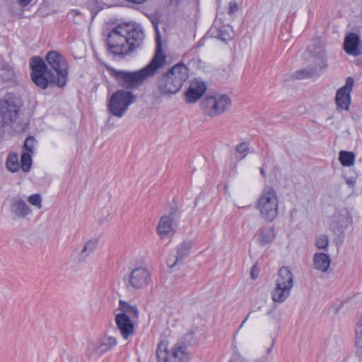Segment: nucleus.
Returning a JSON list of instances; mask_svg holds the SVG:
<instances>
[{
    "mask_svg": "<svg viewBox=\"0 0 362 362\" xmlns=\"http://www.w3.org/2000/svg\"><path fill=\"white\" fill-rule=\"evenodd\" d=\"M191 243L183 242L177 247L176 256L181 262L189 255Z\"/></svg>",
    "mask_w": 362,
    "mask_h": 362,
    "instance_id": "bb28decb",
    "label": "nucleus"
},
{
    "mask_svg": "<svg viewBox=\"0 0 362 362\" xmlns=\"http://www.w3.org/2000/svg\"><path fill=\"white\" fill-rule=\"evenodd\" d=\"M117 310L120 311L119 314H124L127 317L134 320H136L139 316V312L136 305H132L123 300L119 301Z\"/></svg>",
    "mask_w": 362,
    "mask_h": 362,
    "instance_id": "aec40b11",
    "label": "nucleus"
},
{
    "mask_svg": "<svg viewBox=\"0 0 362 362\" xmlns=\"http://www.w3.org/2000/svg\"><path fill=\"white\" fill-rule=\"evenodd\" d=\"M249 151V146L247 143H241L236 146L235 152L238 155H239L240 159H243L246 157L247 152Z\"/></svg>",
    "mask_w": 362,
    "mask_h": 362,
    "instance_id": "2f4dec72",
    "label": "nucleus"
},
{
    "mask_svg": "<svg viewBox=\"0 0 362 362\" xmlns=\"http://www.w3.org/2000/svg\"><path fill=\"white\" fill-rule=\"evenodd\" d=\"M291 290L275 284L272 291V298L274 303H282L290 296Z\"/></svg>",
    "mask_w": 362,
    "mask_h": 362,
    "instance_id": "b1692460",
    "label": "nucleus"
},
{
    "mask_svg": "<svg viewBox=\"0 0 362 362\" xmlns=\"http://www.w3.org/2000/svg\"><path fill=\"white\" fill-rule=\"evenodd\" d=\"M10 211L16 218H24L32 213L30 206L21 199H13Z\"/></svg>",
    "mask_w": 362,
    "mask_h": 362,
    "instance_id": "a211bd4d",
    "label": "nucleus"
},
{
    "mask_svg": "<svg viewBox=\"0 0 362 362\" xmlns=\"http://www.w3.org/2000/svg\"><path fill=\"white\" fill-rule=\"evenodd\" d=\"M136 95L131 90L121 89L114 93L107 103L110 112L115 117L121 118L129 107L136 100Z\"/></svg>",
    "mask_w": 362,
    "mask_h": 362,
    "instance_id": "0eeeda50",
    "label": "nucleus"
},
{
    "mask_svg": "<svg viewBox=\"0 0 362 362\" xmlns=\"http://www.w3.org/2000/svg\"><path fill=\"white\" fill-rule=\"evenodd\" d=\"M339 160L344 166H351L354 163L355 155L353 152L341 151L339 152Z\"/></svg>",
    "mask_w": 362,
    "mask_h": 362,
    "instance_id": "a878e982",
    "label": "nucleus"
},
{
    "mask_svg": "<svg viewBox=\"0 0 362 362\" xmlns=\"http://www.w3.org/2000/svg\"><path fill=\"white\" fill-rule=\"evenodd\" d=\"M144 37V30L139 24H119L108 33L107 44L112 54L124 57L141 47Z\"/></svg>",
    "mask_w": 362,
    "mask_h": 362,
    "instance_id": "f03ea898",
    "label": "nucleus"
},
{
    "mask_svg": "<svg viewBox=\"0 0 362 362\" xmlns=\"http://www.w3.org/2000/svg\"><path fill=\"white\" fill-rule=\"evenodd\" d=\"M182 0H170V4L173 6H177Z\"/></svg>",
    "mask_w": 362,
    "mask_h": 362,
    "instance_id": "4c0bfd02",
    "label": "nucleus"
},
{
    "mask_svg": "<svg viewBox=\"0 0 362 362\" xmlns=\"http://www.w3.org/2000/svg\"><path fill=\"white\" fill-rule=\"evenodd\" d=\"M251 276H252V278L254 279L256 278L255 276V274L253 273V272H251Z\"/></svg>",
    "mask_w": 362,
    "mask_h": 362,
    "instance_id": "c03bdc74",
    "label": "nucleus"
},
{
    "mask_svg": "<svg viewBox=\"0 0 362 362\" xmlns=\"http://www.w3.org/2000/svg\"><path fill=\"white\" fill-rule=\"evenodd\" d=\"M34 142L35 139L33 136H28L26 138L24 142V148L30 154L33 153L34 148Z\"/></svg>",
    "mask_w": 362,
    "mask_h": 362,
    "instance_id": "f704fd0d",
    "label": "nucleus"
},
{
    "mask_svg": "<svg viewBox=\"0 0 362 362\" xmlns=\"http://www.w3.org/2000/svg\"><path fill=\"white\" fill-rule=\"evenodd\" d=\"M176 214L177 209H172L169 215L163 216L160 218L157 226V231L161 238L174 234L175 227L173 221L176 217Z\"/></svg>",
    "mask_w": 362,
    "mask_h": 362,
    "instance_id": "4468645a",
    "label": "nucleus"
},
{
    "mask_svg": "<svg viewBox=\"0 0 362 362\" xmlns=\"http://www.w3.org/2000/svg\"><path fill=\"white\" fill-rule=\"evenodd\" d=\"M181 261L177 259L176 255H173L168 257L167 259V264L169 267L173 268L177 264L180 263Z\"/></svg>",
    "mask_w": 362,
    "mask_h": 362,
    "instance_id": "c9c22d12",
    "label": "nucleus"
},
{
    "mask_svg": "<svg viewBox=\"0 0 362 362\" xmlns=\"http://www.w3.org/2000/svg\"><path fill=\"white\" fill-rule=\"evenodd\" d=\"M238 10V3L235 1H230L229 4V14H233Z\"/></svg>",
    "mask_w": 362,
    "mask_h": 362,
    "instance_id": "e433bc0d",
    "label": "nucleus"
},
{
    "mask_svg": "<svg viewBox=\"0 0 362 362\" xmlns=\"http://www.w3.org/2000/svg\"><path fill=\"white\" fill-rule=\"evenodd\" d=\"M249 315H250V313L246 316V317L244 319V320L242 322V323L240 324V325L238 327V331H239L244 325V324L246 322V321L247 320L248 317H249Z\"/></svg>",
    "mask_w": 362,
    "mask_h": 362,
    "instance_id": "58836bf2",
    "label": "nucleus"
},
{
    "mask_svg": "<svg viewBox=\"0 0 362 362\" xmlns=\"http://www.w3.org/2000/svg\"><path fill=\"white\" fill-rule=\"evenodd\" d=\"M260 173H261V175H262L263 177H265V176H266V175H265V172H264V169H263L262 168H260Z\"/></svg>",
    "mask_w": 362,
    "mask_h": 362,
    "instance_id": "37998d69",
    "label": "nucleus"
},
{
    "mask_svg": "<svg viewBox=\"0 0 362 362\" xmlns=\"http://www.w3.org/2000/svg\"><path fill=\"white\" fill-rule=\"evenodd\" d=\"M351 224L352 219L348 210L340 209L337 210L334 214L330 228L334 233L341 234L350 227Z\"/></svg>",
    "mask_w": 362,
    "mask_h": 362,
    "instance_id": "f8f14e48",
    "label": "nucleus"
},
{
    "mask_svg": "<svg viewBox=\"0 0 362 362\" xmlns=\"http://www.w3.org/2000/svg\"><path fill=\"white\" fill-rule=\"evenodd\" d=\"M32 165L31 155L29 153H23L21 158V167L24 172H28Z\"/></svg>",
    "mask_w": 362,
    "mask_h": 362,
    "instance_id": "c85d7f7f",
    "label": "nucleus"
},
{
    "mask_svg": "<svg viewBox=\"0 0 362 362\" xmlns=\"http://www.w3.org/2000/svg\"><path fill=\"white\" fill-rule=\"evenodd\" d=\"M28 202L35 206L37 209L42 208V197L39 194L30 195L28 199Z\"/></svg>",
    "mask_w": 362,
    "mask_h": 362,
    "instance_id": "72a5a7b5",
    "label": "nucleus"
},
{
    "mask_svg": "<svg viewBox=\"0 0 362 362\" xmlns=\"http://www.w3.org/2000/svg\"><path fill=\"white\" fill-rule=\"evenodd\" d=\"M249 315H250V313L246 316V317L244 319V320L242 322V323L240 324V325L238 327V331H239L244 325V324L246 322V321L247 320L248 317H249Z\"/></svg>",
    "mask_w": 362,
    "mask_h": 362,
    "instance_id": "ea45409f",
    "label": "nucleus"
},
{
    "mask_svg": "<svg viewBox=\"0 0 362 362\" xmlns=\"http://www.w3.org/2000/svg\"><path fill=\"white\" fill-rule=\"evenodd\" d=\"M275 238L274 228L272 226L262 227L258 231V243L261 246L271 243Z\"/></svg>",
    "mask_w": 362,
    "mask_h": 362,
    "instance_id": "5701e85b",
    "label": "nucleus"
},
{
    "mask_svg": "<svg viewBox=\"0 0 362 362\" xmlns=\"http://www.w3.org/2000/svg\"><path fill=\"white\" fill-rule=\"evenodd\" d=\"M344 48L345 52L353 56L361 54V42L358 35L354 33H349L344 39Z\"/></svg>",
    "mask_w": 362,
    "mask_h": 362,
    "instance_id": "f3484780",
    "label": "nucleus"
},
{
    "mask_svg": "<svg viewBox=\"0 0 362 362\" xmlns=\"http://www.w3.org/2000/svg\"><path fill=\"white\" fill-rule=\"evenodd\" d=\"M231 105V100L227 95L206 96L200 103L204 113L214 117L226 111Z\"/></svg>",
    "mask_w": 362,
    "mask_h": 362,
    "instance_id": "1a4fd4ad",
    "label": "nucleus"
},
{
    "mask_svg": "<svg viewBox=\"0 0 362 362\" xmlns=\"http://www.w3.org/2000/svg\"><path fill=\"white\" fill-rule=\"evenodd\" d=\"M20 106V99L12 93L0 100V130L17 119Z\"/></svg>",
    "mask_w": 362,
    "mask_h": 362,
    "instance_id": "6e6552de",
    "label": "nucleus"
},
{
    "mask_svg": "<svg viewBox=\"0 0 362 362\" xmlns=\"http://www.w3.org/2000/svg\"><path fill=\"white\" fill-rule=\"evenodd\" d=\"M272 313V310H269V311H268V312L267 313V315H270Z\"/></svg>",
    "mask_w": 362,
    "mask_h": 362,
    "instance_id": "a18cd8bd",
    "label": "nucleus"
},
{
    "mask_svg": "<svg viewBox=\"0 0 362 362\" xmlns=\"http://www.w3.org/2000/svg\"><path fill=\"white\" fill-rule=\"evenodd\" d=\"M276 285L292 289L293 286V275L287 267H282L279 270Z\"/></svg>",
    "mask_w": 362,
    "mask_h": 362,
    "instance_id": "6ab92c4d",
    "label": "nucleus"
},
{
    "mask_svg": "<svg viewBox=\"0 0 362 362\" xmlns=\"http://www.w3.org/2000/svg\"><path fill=\"white\" fill-rule=\"evenodd\" d=\"M354 80L348 77L345 85L337 91L335 100L338 108L348 110L351 103V92L354 86Z\"/></svg>",
    "mask_w": 362,
    "mask_h": 362,
    "instance_id": "ddd939ff",
    "label": "nucleus"
},
{
    "mask_svg": "<svg viewBox=\"0 0 362 362\" xmlns=\"http://www.w3.org/2000/svg\"><path fill=\"white\" fill-rule=\"evenodd\" d=\"M117 341L115 337H107L104 338L99 345L95 346L92 344L90 348L95 350V352L98 356H100L112 349L117 344Z\"/></svg>",
    "mask_w": 362,
    "mask_h": 362,
    "instance_id": "4be33fe9",
    "label": "nucleus"
},
{
    "mask_svg": "<svg viewBox=\"0 0 362 362\" xmlns=\"http://www.w3.org/2000/svg\"><path fill=\"white\" fill-rule=\"evenodd\" d=\"M228 28L225 27L218 29L216 37L223 42L231 40L233 38V35L228 31Z\"/></svg>",
    "mask_w": 362,
    "mask_h": 362,
    "instance_id": "c756f323",
    "label": "nucleus"
},
{
    "mask_svg": "<svg viewBox=\"0 0 362 362\" xmlns=\"http://www.w3.org/2000/svg\"><path fill=\"white\" fill-rule=\"evenodd\" d=\"M122 281L127 290L129 291L141 290L151 283V276L148 269L139 267L133 269L129 274L124 275Z\"/></svg>",
    "mask_w": 362,
    "mask_h": 362,
    "instance_id": "9d476101",
    "label": "nucleus"
},
{
    "mask_svg": "<svg viewBox=\"0 0 362 362\" xmlns=\"http://www.w3.org/2000/svg\"><path fill=\"white\" fill-rule=\"evenodd\" d=\"M315 245L317 248L325 250L329 245V239L326 235H320L315 238Z\"/></svg>",
    "mask_w": 362,
    "mask_h": 362,
    "instance_id": "7c9ffc66",
    "label": "nucleus"
},
{
    "mask_svg": "<svg viewBox=\"0 0 362 362\" xmlns=\"http://www.w3.org/2000/svg\"><path fill=\"white\" fill-rule=\"evenodd\" d=\"M357 339L356 344L358 347V353L362 354V317H361L356 329Z\"/></svg>",
    "mask_w": 362,
    "mask_h": 362,
    "instance_id": "473e14b6",
    "label": "nucleus"
},
{
    "mask_svg": "<svg viewBox=\"0 0 362 362\" xmlns=\"http://www.w3.org/2000/svg\"><path fill=\"white\" fill-rule=\"evenodd\" d=\"M157 31L156 35V52L151 62L143 69L136 71H127L117 70L113 68L110 69V74L115 78L118 85L126 88V90L136 89L148 77L153 76L158 69L163 68L165 62V56L160 49V34Z\"/></svg>",
    "mask_w": 362,
    "mask_h": 362,
    "instance_id": "7ed1b4c3",
    "label": "nucleus"
},
{
    "mask_svg": "<svg viewBox=\"0 0 362 362\" xmlns=\"http://www.w3.org/2000/svg\"><path fill=\"white\" fill-rule=\"evenodd\" d=\"M6 164V168L9 171L12 173L18 171L20 167L18 156L16 154L10 155L7 158Z\"/></svg>",
    "mask_w": 362,
    "mask_h": 362,
    "instance_id": "cd10ccee",
    "label": "nucleus"
},
{
    "mask_svg": "<svg viewBox=\"0 0 362 362\" xmlns=\"http://www.w3.org/2000/svg\"><path fill=\"white\" fill-rule=\"evenodd\" d=\"M205 83L199 79H195L191 82L188 90L185 93V100L192 103L197 101L206 92Z\"/></svg>",
    "mask_w": 362,
    "mask_h": 362,
    "instance_id": "dca6fc26",
    "label": "nucleus"
},
{
    "mask_svg": "<svg viewBox=\"0 0 362 362\" xmlns=\"http://www.w3.org/2000/svg\"><path fill=\"white\" fill-rule=\"evenodd\" d=\"M115 320L117 327L124 339H128L130 337L133 336L134 332V320L127 317L124 314H117Z\"/></svg>",
    "mask_w": 362,
    "mask_h": 362,
    "instance_id": "2eb2a0df",
    "label": "nucleus"
},
{
    "mask_svg": "<svg viewBox=\"0 0 362 362\" xmlns=\"http://www.w3.org/2000/svg\"><path fill=\"white\" fill-rule=\"evenodd\" d=\"M278 197L274 189L266 186L263 189L256 204L262 218L267 221H272L278 214Z\"/></svg>",
    "mask_w": 362,
    "mask_h": 362,
    "instance_id": "423d86ee",
    "label": "nucleus"
},
{
    "mask_svg": "<svg viewBox=\"0 0 362 362\" xmlns=\"http://www.w3.org/2000/svg\"><path fill=\"white\" fill-rule=\"evenodd\" d=\"M274 343V341L273 340L271 346L267 349V354H269L272 351Z\"/></svg>",
    "mask_w": 362,
    "mask_h": 362,
    "instance_id": "79ce46f5",
    "label": "nucleus"
},
{
    "mask_svg": "<svg viewBox=\"0 0 362 362\" xmlns=\"http://www.w3.org/2000/svg\"><path fill=\"white\" fill-rule=\"evenodd\" d=\"M308 52L314 63V67L305 68L296 71L293 76L297 79L314 77L318 75L323 68L326 67L325 51L320 39H314L308 47Z\"/></svg>",
    "mask_w": 362,
    "mask_h": 362,
    "instance_id": "39448f33",
    "label": "nucleus"
},
{
    "mask_svg": "<svg viewBox=\"0 0 362 362\" xmlns=\"http://www.w3.org/2000/svg\"><path fill=\"white\" fill-rule=\"evenodd\" d=\"M239 362H244L243 359H240Z\"/></svg>",
    "mask_w": 362,
    "mask_h": 362,
    "instance_id": "49530a36",
    "label": "nucleus"
},
{
    "mask_svg": "<svg viewBox=\"0 0 362 362\" xmlns=\"http://www.w3.org/2000/svg\"><path fill=\"white\" fill-rule=\"evenodd\" d=\"M96 247V240H90L88 241L84 245V247L79 255L78 260L80 262L85 261L87 259V257L90 255V254L92 253L95 250Z\"/></svg>",
    "mask_w": 362,
    "mask_h": 362,
    "instance_id": "393cba45",
    "label": "nucleus"
},
{
    "mask_svg": "<svg viewBox=\"0 0 362 362\" xmlns=\"http://www.w3.org/2000/svg\"><path fill=\"white\" fill-rule=\"evenodd\" d=\"M23 6L28 5L32 0H18Z\"/></svg>",
    "mask_w": 362,
    "mask_h": 362,
    "instance_id": "a19ab883",
    "label": "nucleus"
},
{
    "mask_svg": "<svg viewBox=\"0 0 362 362\" xmlns=\"http://www.w3.org/2000/svg\"><path fill=\"white\" fill-rule=\"evenodd\" d=\"M331 259L328 255L322 252H317L313 257V267L315 269L326 272L330 265Z\"/></svg>",
    "mask_w": 362,
    "mask_h": 362,
    "instance_id": "412c9836",
    "label": "nucleus"
},
{
    "mask_svg": "<svg viewBox=\"0 0 362 362\" xmlns=\"http://www.w3.org/2000/svg\"><path fill=\"white\" fill-rule=\"evenodd\" d=\"M188 68L179 63L166 73L157 77L156 85L158 93L163 96H170L177 93L188 78Z\"/></svg>",
    "mask_w": 362,
    "mask_h": 362,
    "instance_id": "20e7f679",
    "label": "nucleus"
},
{
    "mask_svg": "<svg viewBox=\"0 0 362 362\" xmlns=\"http://www.w3.org/2000/svg\"><path fill=\"white\" fill-rule=\"evenodd\" d=\"M48 66L40 57H33L30 62L33 83L45 90L49 85L64 87L68 78V63L57 51H50L46 55Z\"/></svg>",
    "mask_w": 362,
    "mask_h": 362,
    "instance_id": "f257e3e1",
    "label": "nucleus"
},
{
    "mask_svg": "<svg viewBox=\"0 0 362 362\" xmlns=\"http://www.w3.org/2000/svg\"><path fill=\"white\" fill-rule=\"evenodd\" d=\"M157 357L158 362H188L189 354L185 345L175 344L168 351L164 344L158 346Z\"/></svg>",
    "mask_w": 362,
    "mask_h": 362,
    "instance_id": "9b49d317",
    "label": "nucleus"
}]
</instances>
